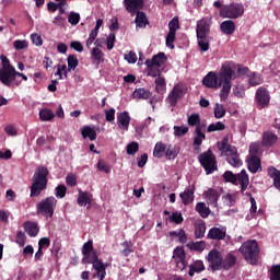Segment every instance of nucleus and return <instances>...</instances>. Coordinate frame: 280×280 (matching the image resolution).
I'll return each instance as SVG.
<instances>
[{
	"label": "nucleus",
	"mask_w": 280,
	"mask_h": 280,
	"mask_svg": "<svg viewBox=\"0 0 280 280\" xmlns=\"http://www.w3.org/2000/svg\"><path fill=\"white\" fill-rule=\"evenodd\" d=\"M247 72L248 68H244L232 61H225L219 73L209 72L203 78L202 83L208 89H220L222 86L220 97L221 102H224L229 97V93H231V80H237V78H242Z\"/></svg>",
	"instance_id": "f257e3e1"
},
{
	"label": "nucleus",
	"mask_w": 280,
	"mask_h": 280,
	"mask_svg": "<svg viewBox=\"0 0 280 280\" xmlns=\"http://www.w3.org/2000/svg\"><path fill=\"white\" fill-rule=\"evenodd\" d=\"M83 264H92L93 268L96 270V275L100 280H104L106 277L107 264L102 262L97 258V253L93 250V241H88L82 247Z\"/></svg>",
	"instance_id": "f03ea898"
},
{
	"label": "nucleus",
	"mask_w": 280,
	"mask_h": 280,
	"mask_svg": "<svg viewBox=\"0 0 280 280\" xmlns=\"http://www.w3.org/2000/svg\"><path fill=\"white\" fill-rule=\"evenodd\" d=\"M48 174H49V171L45 166H39L35 170V173L32 178L33 183L31 186V198H36L40 196V192L47 189Z\"/></svg>",
	"instance_id": "7ed1b4c3"
},
{
	"label": "nucleus",
	"mask_w": 280,
	"mask_h": 280,
	"mask_svg": "<svg viewBox=\"0 0 280 280\" xmlns=\"http://www.w3.org/2000/svg\"><path fill=\"white\" fill-rule=\"evenodd\" d=\"M218 150L223 156H226V161L232 167H242V159H240L237 148L229 144V138H224L222 141L218 142Z\"/></svg>",
	"instance_id": "20e7f679"
},
{
	"label": "nucleus",
	"mask_w": 280,
	"mask_h": 280,
	"mask_svg": "<svg viewBox=\"0 0 280 280\" xmlns=\"http://www.w3.org/2000/svg\"><path fill=\"white\" fill-rule=\"evenodd\" d=\"M240 252L247 264L252 266L257 264V259H259V244H257V241L252 240L243 243L240 247Z\"/></svg>",
	"instance_id": "39448f33"
},
{
	"label": "nucleus",
	"mask_w": 280,
	"mask_h": 280,
	"mask_svg": "<svg viewBox=\"0 0 280 280\" xmlns=\"http://www.w3.org/2000/svg\"><path fill=\"white\" fill-rule=\"evenodd\" d=\"M2 68L0 69V82L4 84V86H10L12 82H14V78H16V70L12 65H10V59L5 56H0Z\"/></svg>",
	"instance_id": "423d86ee"
},
{
	"label": "nucleus",
	"mask_w": 280,
	"mask_h": 280,
	"mask_svg": "<svg viewBox=\"0 0 280 280\" xmlns=\"http://www.w3.org/2000/svg\"><path fill=\"white\" fill-rule=\"evenodd\" d=\"M224 180L226 183H232V185H241V192L244 194L246 189L248 188V185L250 183V179L248 178V174H246V170H242L241 173L233 174L231 171H226L223 174Z\"/></svg>",
	"instance_id": "0eeeda50"
},
{
	"label": "nucleus",
	"mask_w": 280,
	"mask_h": 280,
	"mask_svg": "<svg viewBox=\"0 0 280 280\" xmlns=\"http://www.w3.org/2000/svg\"><path fill=\"white\" fill-rule=\"evenodd\" d=\"M220 16L222 19H240V16H244V5L241 3L225 4L220 9Z\"/></svg>",
	"instance_id": "6e6552de"
},
{
	"label": "nucleus",
	"mask_w": 280,
	"mask_h": 280,
	"mask_svg": "<svg viewBox=\"0 0 280 280\" xmlns=\"http://www.w3.org/2000/svg\"><path fill=\"white\" fill-rule=\"evenodd\" d=\"M56 205H58L56 197L45 198L39 203H37V213H39V215H44V218H54Z\"/></svg>",
	"instance_id": "1a4fd4ad"
},
{
	"label": "nucleus",
	"mask_w": 280,
	"mask_h": 280,
	"mask_svg": "<svg viewBox=\"0 0 280 280\" xmlns=\"http://www.w3.org/2000/svg\"><path fill=\"white\" fill-rule=\"evenodd\" d=\"M199 163L206 170L207 174H212V172L218 170V166L215 165V156H213L211 151H207L206 153L200 154Z\"/></svg>",
	"instance_id": "9d476101"
},
{
	"label": "nucleus",
	"mask_w": 280,
	"mask_h": 280,
	"mask_svg": "<svg viewBox=\"0 0 280 280\" xmlns=\"http://www.w3.org/2000/svg\"><path fill=\"white\" fill-rule=\"evenodd\" d=\"M178 27H180L178 24V18L175 16L168 23L170 32L166 36V47H168V49H174V42L176 40V30H178Z\"/></svg>",
	"instance_id": "9b49d317"
},
{
	"label": "nucleus",
	"mask_w": 280,
	"mask_h": 280,
	"mask_svg": "<svg viewBox=\"0 0 280 280\" xmlns=\"http://www.w3.org/2000/svg\"><path fill=\"white\" fill-rule=\"evenodd\" d=\"M208 261L210 264V268L212 270H223V261L222 254L218 252V249H212L208 254Z\"/></svg>",
	"instance_id": "f8f14e48"
},
{
	"label": "nucleus",
	"mask_w": 280,
	"mask_h": 280,
	"mask_svg": "<svg viewBox=\"0 0 280 280\" xmlns=\"http://www.w3.org/2000/svg\"><path fill=\"white\" fill-rule=\"evenodd\" d=\"M211 31V19L205 18L197 22V38H205V36H209V32Z\"/></svg>",
	"instance_id": "ddd939ff"
},
{
	"label": "nucleus",
	"mask_w": 280,
	"mask_h": 280,
	"mask_svg": "<svg viewBox=\"0 0 280 280\" xmlns=\"http://www.w3.org/2000/svg\"><path fill=\"white\" fill-rule=\"evenodd\" d=\"M187 93L185 88L180 84H177L173 88L172 92L168 94L167 102L171 104V106H176V103L178 100H182V97Z\"/></svg>",
	"instance_id": "4468645a"
},
{
	"label": "nucleus",
	"mask_w": 280,
	"mask_h": 280,
	"mask_svg": "<svg viewBox=\"0 0 280 280\" xmlns=\"http://www.w3.org/2000/svg\"><path fill=\"white\" fill-rule=\"evenodd\" d=\"M127 12L133 16L137 12L143 10V0H124Z\"/></svg>",
	"instance_id": "2eb2a0df"
},
{
	"label": "nucleus",
	"mask_w": 280,
	"mask_h": 280,
	"mask_svg": "<svg viewBox=\"0 0 280 280\" xmlns=\"http://www.w3.org/2000/svg\"><path fill=\"white\" fill-rule=\"evenodd\" d=\"M220 198V192L213 188H209L203 191V200H206L207 205H211L212 207H218V199Z\"/></svg>",
	"instance_id": "dca6fc26"
},
{
	"label": "nucleus",
	"mask_w": 280,
	"mask_h": 280,
	"mask_svg": "<svg viewBox=\"0 0 280 280\" xmlns=\"http://www.w3.org/2000/svg\"><path fill=\"white\" fill-rule=\"evenodd\" d=\"M194 194H196V187L188 186L183 192L179 194L183 205H191L194 202Z\"/></svg>",
	"instance_id": "f3484780"
},
{
	"label": "nucleus",
	"mask_w": 280,
	"mask_h": 280,
	"mask_svg": "<svg viewBox=\"0 0 280 280\" xmlns=\"http://www.w3.org/2000/svg\"><path fill=\"white\" fill-rule=\"evenodd\" d=\"M117 124L120 130H125L126 132H128V128L130 126V114H128V112L126 110L119 113L117 115Z\"/></svg>",
	"instance_id": "a211bd4d"
},
{
	"label": "nucleus",
	"mask_w": 280,
	"mask_h": 280,
	"mask_svg": "<svg viewBox=\"0 0 280 280\" xmlns=\"http://www.w3.org/2000/svg\"><path fill=\"white\" fill-rule=\"evenodd\" d=\"M91 202H93V195L86 191L79 190V196L77 199V205L79 207H91Z\"/></svg>",
	"instance_id": "6ab92c4d"
},
{
	"label": "nucleus",
	"mask_w": 280,
	"mask_h": 280,
	"mask_svg": "<svg viewBox=\"0 0 280 280\" xmlns=\"http://www.w3.org/2000/svg\"><path fill=\"white\" fill-rule=\"evenodd\" d=\"M256 100L260 106H268V104H270V95L268 94V90L259 88L256 91Z\"/></svg>",
	"instance_id": "aec40b11"
},
{
	"label": "nucleus",
	"mask_w": 280,
	"mask_h": 280,
	"mask_svg": "<svg viewBox=\"0 0 280 280\" xmlns=\"http://www.w3.org/2000/svg\"><path fill=\"white\" fill-rule=\"evenodd\" d=\"M247 167L252 174H257V172L261 170V160H259V156L249 155L247 159Z\"/></svg>",
	"instance_id": "412c9836"
},
{
	"label": "nucleus",
	"mask_w": 280,
	"mask_h": 280,
	"mask_svg": "<svg viewBox=\"0 0 280 280\" xmlns=\"http://www.w3.org/2000/svg\"><path fill=\"white\" fill-rule=\"evenodd\" d=\"M221 32L226 36L235 33V22L232 20H225L220 24Z\"/></svg>",
	"instance_id": "4be33fe9"
},
{
	"label": "nucleus",
	"mask_w": 280,
	"mask_h": 280,
	"mask_svg": "<svg viewBox=\"0 0 280 280\" xmlns=\"http://www.w3.org/2000/svg\"><path fill=\"white\" fill-rule=\"evenodd\" d=\"M277 139V135H275L273 132L265 131L262 133L261 145H265V148H270V145H275Z\"/></svg>",
	"instance_id": "5701e85b"
},
{
	"label": "nucleus",
	"mask_w": 280,
	"mask_h": 280,
	"mask_svg": "<svg viewBox=\"0 0 280 280\" xmlns=\"http://www.w3.org/2000/svg\"><path fill=\"white\" fill-rule=\"evenodd\" d=\"M208 237L210 240H224V237H226V230L212 228L209 230Z\"/></svg>",
	"instance_id": "b1692460"
},
{
	"label": "nucleus",
	"mask_w": 280,
	"mask_h": 280,
	"mask_svg": "<svg viewBox=\"0 0 280 280\" xmlns=\"http://www.w3.org/2000/svg\"><path fill=\"white\" fill-rule=\"evenodd\" d=\"M133 100H150L152 97V92L143 88L136 89L132 93Z\"/></svg>",
	"instance_id": "393cba45"
},
{
	"label": "nucleus",
	"mask_w": 280,
	"mask_h": 280,
	"mask_svg": "<svg viewBox=\"0 0 280 280\" xmlns=\"http://www.w3.org/2000/svg\"><path fill=\"white\" fill-rule=\"evenodd\" d=\"M81 135L83 139H90V141H95L97 139V132H95V129L91 126L83 127Z\"/></svg>",
	"instance_id": "a878e982"
},
{
	"label": "nucleus",
	"mask_w": 280,
	"mask_h": 280,
	"mask_svg": "<svg viewBox=\"0 0 280 280\" xmlns=\"http://www.w3.org/2000/svg\"><path fill=\"white\" fill-rule=\"evenodd\" d=\"M195 211H197V213H199L200 218H209V215L211 214V210L209 209V207H207V203L205 202H197L196 207H195Z\"/></svg>",
	"instance_id": "bb28decb"
},
{
	"label": "nucleus",
	"mask_w": 280,
	"mask_h": 280,
	"mask_svg": "<svg viewBox=\"0 0 280 280\" xmlns=\"http://www.w3.org/2000/svg\"><path fill=\"white\" fill-rule=\"evenodd\" d=\"M24 231L30 235V237H36L38 235V224L34 222L24 223Z\"/></svg>",
	"instance_id": "cd10ccee"
},
{
	"label": "nucleus",
	"mask_w": 280,
	"mask_h": 280,
	"mask_svg": "<svg viewBox=\"0 0 280 280\" xmlns=\"http://www.w3.org/2000/svg\"><path fill=\"white\" fill-rule=\"evenodd\" d=\"M136 27L143 28L145 25H148V18L145 16L144 12L138 11L136 12Z\"/></svg>",
	"instance_id": "c85d7f7f"
},
{
	"label": "nucleus",
	"mask_w": 280,
	"mask_h": 280,
	"mask_svg": "<svg viewBox=\"0 0 280 280\" xmlns=\"http://www.w3.org/2000/svg\"><path fill=\"white\" fill-rule=\"evenodd\" d=\"M207 139L205 132H202V127H197L195 129V137H194V145H202V142Z\"/></svg>",
	"instance_id": "c756f323"
},
{
	"label": "nucleus",
	"mask_w": 280,
	"mask_h": 280,
	"mask_svg": "<svg viewBox=\"0 0 280 280\" xmlns=\"http://www.w3.org/2000/svg\"><path fill=\"white\" fill-rule=\"evenodd\" d=\"M166 150H167V145H165V143H163L162 141L156 142L153 149V156H155V159H161L165 154Z\"/></svg>",
	"instance_id": "7c9ffc66"
},
{
	"label": "nucleus",
	"mask_w": 280,
	"mask_h": 280,
	"mask_svg": "<svg viewBox=\"0 0 280 280\" xmlns=\"http://www.w3.org/2000/svg\"><path fill=\"white\" fill-rule=\"evenodd\" d=\"M205 233H207V225H205V222H197L195 224V235L197 240H202V237H205Z\"/></svg>",
	"instance_id": "2f4dec72"
},
{
	"label": "nucleus",
	"mask_w": 280,
	"mask_h": 280,
	"mask_svg": "<svg viewBox=\"0 0 280 280\" xmlns=\"http://www.w3.org/2000/svg\"><path fill=\"white\" fill-rule=\"evenodd\" d=\"M145 65L148 67V75H151L152 78H159V75H161V66H156L149 61H145Z\"/></svg>",
	"instance_id": "473e14b6"
},
{
	"label": "nucleus",
	"mask_w": 280,
	"mask_h": 280,
	"mask_svg": "<svg viewBox=\"0 0 280 280\" xmlns=\"http://www.w3.org/2000/svg\"><path fill=\"white\" fill-rule=\"evenodd\" d=\"M166 60H167V57H165V52H159L158 55H154L151 60H147V62H152V65L161 67L165 65Z\"/></svg>",
	"instance_id": "72a5a7b5"
},
{
	"label": "nucleus",
	"mask_w": 280,
	"mask_h": 280,
	"mask_svg": "<svg viewBox=\"0 0 280 280\" xmlns=\"http://www.w3.org/2000/svg\"><path fill=\"white\" fill-rule=\"evenodd\" d=\"M54 117H56V114H54V110L51 109L44 108L39 110L40 121H51Z\"/></svg>",
	"instance_id": "f704fd0d"
},
{
	"label": "nucleus",
	"mask_w": 280,
	"mask_h": 280,
	"mask_svg": "<svg viewBox=\"0 0 280 280\" xmlns=\"http://www.w3.org/2000/svg\"><path fill=\"white\" fill-rule=\"evenodd\" d=\"M30 47V42L27 39H15L13 40V49L16 51H23Z\"/></svg>",
	"instance_id": "c9c22d12"
},
{
	"label": "nucleus",
	"mask_w": 280,
	"mask_h": 280,
	"mask_svg": "<svg viewBox=\"0 0 280 280\" xmlns=\"http://www.w3.org/2000/svg\"><path fill=\"white\" fill-rule=\"evenodd\" d=\"M164 154L168 161H172L178 156V149L175 145L168 144Z\"/></svg>",
	"instance_id": "e433bc0d"
},
{
	"label": "nucleus",
	"mask_w": 280,
	"mask_h": 280,
	"mask_svg": "<svg viewBox=\"0 0 280 280\" xmlns=\"http://www.w3.org/2000/svg\"><path fill=\"white\" fill-rule=\"evenodd\" d=\"M236 258L233 254H228L223 260V270H231L235 266Z\"/></svg>",
	"instance_id": "4c0bfd02"
},
{
	"label": "nucleus",
	"mask_w": 280,
	"mask_h": 280,
	"mask_svg": "<svg viewBox=\"0 0 280 280\" xmlns=\"http://www.w3.org/2000/svg\"><path fill=\"white\" fill-rule=\"evenodd\" d=\"M57 71L55 75L59 77V80H67L69 78V70L67 69V65H57Z\"/></svg>",
	"instance_id": "58836bf2"
},
{
	"label": "nucleus",
	"mask_w": 280,
	"mask_h": 280,
	"mask_svg": "<svg viewBox=\"0 0 280 280\" xmlns=\"http://www.w3.org/2000/svg\"><path fill=\"white\" fill-rule=\"evenodd\" d=\"M68 61V71H75L78 69V65H80V61L78 60V57L75 55H69L67 58Z\"/></svg>",
	"instance_id": "ea45409f"
},
{
	"label": "nucleus",
	"mask_w": 280,
	"mask_h": 280,
	"mask_svg": "<svg viewBox=\"0 0 280 280\" xmlns=\"http://www.w3.org/2000/svg\"><path fill=\"white\" fill-rule=\"evenodd\" d=\"M222 130H226V125L222 121L210 124L207 128V132H220Z\"/></svg>",
	"instance_id": "a19ab883"
},
{
	"label": "nucleus",
	"mask_w": 280,
	"mask_h": 280,
	"mask_svg": "<svg viewBox=\"0 0 280 280\" xmlns=\"http://www.w3.org/2000/svg\"><path fill=\"white\" fill-rule=\"evenodd\" d=\"M261 143L260 142H252L249 144V156H259L261 154Z\"/></svg>",
	"instance_id": "79ce46f5"
},
{
	"label": "nucleus",
	"mask_w": 280,
	"mask_h": 280,
	"mask_svg": "<svg viewBox=\"0 0 280 280\" xmlns=\"http://www.w3.org/2000/svg\"><path fill=\"white\" fill-rule=\"evenodd\" d=\"M226 115V107L224 105L217 103L214 105V117L215 119H222Z\"/></svg>",
	"instance_id": "37998d69"
},
{
	"label": "nucleus",
	"mask_w": 280,
	"mask_h": 280,
	"mask_svg": "<svg viewBox=\"0 0 280 280\" xmlns=\"http://www.w3.org/2000/svg\"><path fill=\"white\" fill-rule=\"evenodd\" d=\"M187 124L188 126H191V127L201 128L200 114H191L190 116H188Z\"/></svg>",
	"instance_id": "c03bdc74"
},
{
	"label": "nucleus",
	"mask_w": 280,
	"mask_h": 280,
	"mask_svg": "<svg viewBox=\"0 0 280 280\" xmlns=\"http://www.w3.org/2000/svg\"><path fill=\"white\" fill-rule=\"evenodd\" d=\"M248 82L250 86H258V84H261V82H264V79L261 78V74L254 72L249 74Z\"/></svg>",
	"instance_id": "a18cd8bd"
},
{
	"label": "nucleus",
	"mask_w": 280,
	"mask_h": 280,
	"mask_svg": "<svg viewBox=\"0 0 280 280\" xmlns=\"http://www.w3.org/2000/svg\"><path fill=\"white\" fill-rule=\"evenodd\" d=\"M92 58H94L96 65H102L104 62V52L100 48H93Z\"/></svg>",
	"instance_id": "49530a36"
},
{
	"label": "nucleus",
	"mask_w": 280,
	"mask_h": 280,
	"mask_svg": "<svg viewBox=\"0 0 280 280\" xmlns=\"http://www.w3.org/2000/svg\"><path fill=\"white\" fill-rule=\"evenodd\" d=\"M183 213L175 211L168 217V222H174L175 224H183Z\"/></svg>",
	"instance_id": "de8ad7c7"
},
{
	"label": "nucleus",
	"mask_w": 280,
	"mask_h": 280,
	"mask_svg": "<svg viewBox=\"0 0 280 280\" xmlns=\"http://www.w3.org/2000/svg\"><path fill=\"white\" fill-rule=\"evenodd\" d=\"M175 137H183L189 132V127L186 126H174Z\"/></svg>",
	"instance_id": "09e8293b"
},
{
	"label": "nucleus",
	"mask_w": 280,
	"mask_h": 280,
	"mask_svg": "<svg viewBox=\"0 0 280 280\" xmlns=\"http://www.w3.org/2000/svg\"><path fill=\"white\" fill-rule=\"evenodd\" d=\"M197 38H198L199 48L202 51H209V37L203 36V37H197Z\"/></svg>",
	"instance_id": "8fccbe9b"
},
{
	"label": "nucleus",
	"mask_w": 280,
	"mask_h": 280,
	"mask_svg": "<svg viewBox=\"0 0 280 280\" xmlns=\"http://www.w3.org/2000/svg\"><path fill=\"white\" fill-rule=\"evenodd\" d=\"M55 196L56 198H65L67 196V186L59 185L55 188Z\"/></svg>",
	"instance_id": "3c124183"
},
{
	"label": "nucleus",
	"mask_w": 280,
	"mask_h": 280,
	"mask_svg": "<svg viewBox=\"0 0 280 280\" xmlns=\"http://www.w3.org/2000/svg\"><path fill=\"white\" fill-rule=\"evenodd\" d=\"M31 43L35 45V47H40L43 45V37H40L38 33H32Z\"/></svg>",
	"instance_id": "603ef678"
},
{
	"label": "nucleus",
	"mask_w": 280,
	"mask_h": 280,
	"mask_svg": "<svg viewBox=\"0 0 280 280\" xmlns=\"http://www.w3.org/2000/svg\"><path fill=\"white\" fill-rule=\"evenodd\" d=\"M124 58L129 65H135V62L138 60L137 54L135 51L126 52Z\"/></svg>",
	"instance_id": "864d4df0"
},
{
	"label": "nucleus",
	"mask_w": 280,
	"mask_h": 280,
	"mask_svg": "<svg viewBox=\"0 0 280 280\" xmlns=\"http://www.w3.org/2000/svg\"><path fill=\"white\" fill-rule=\"evenodd\" d=\"M68 23H70V25H78V23H80V14L71 12L68 16Z\"/></svg>",
	"instance_id": "5fc2aeb1"
},
{
	"label": "nucleus",
	"mask_w": 280,
	"mask_h": 280,
	"mask_svg": "<svg viewBox=\"0 0 280 280\" xmlns=\"http://www.w3.org/2000/svg\"><path fill=\"white\" fill-rule=\"evenodd\" d=\"M139 152V142H131L127 145V154H137Z\"/></svg>",
	"instance_id": "6e6d98bb"
},
{
	"label": "nucleus",
	"mask_w": 280,
	"mask_h": 280,
	"mask_svg": "<svg viewBox=\"0 0 280 280\" xmlns=\"http://www.w3.org/2000/svg\"><path fill=\"white\" fill-rule=\"evenodd\" d=\"M97 170L100 172H105V174H110V166H108V164H106V162H104V160H100L97 162Z\"/></svg>",
	"instance_id": "4d7b16f0"
},
{
	"label": "nucleus",
	"mask_w": 280,
	"mask_h": 280,
	"mask_svg": "<svg viewBox=\"0 0 280 280\" xmlns=\"http://www.w3.org/2000/svg\"><path fill=\"white\" fill-rule=\"evenodd\" d=\"M270 280H280V266H273L271 268Z\"/></svg>",
	"instance_id": "13d9d810"
},
{
	"label": "nucleus",
	"mask_w": 280,
	"mask_h": 280,
	"mask_svg": "<svg viewBox=\"0 0 280 280\" xmlns=\"http://www.w3.org/2000/svg\"><path fill=\"white\" fill-rule=\"evenodd\" d=\"M155 84H156V91L159 93H161V91H163L165 89V79L158 75V78L155 79Z\"/></svg>",
	"instance_id": "bf43d9fd"
},
{
	"label": "nucleus",
	"mask_w": 280,
	"mask_h": 280,
	"mask_svg": "<svg viewBox=\"0 0 280 280\" xmlns=\"http://www.w3.org/2000/svg\"><path fill=\"white\" fill-rule=\"evenodd\" d=\"M66 183L67 185H69L70 187H75V185H78V177L73 174H68L66 177Z\"/></svg>",
	"instance_id": "052dcab7"
},
{
	"label": "nucleus",
	"mask_w": 280,
	"mask_h": 280,
	"mask_svg": "<svg viewBox=\"0 0 280 280\" xmlns=\"http://www.w3.org/2000/svg\"><path fill=\"white\" fill-rule=\"evenodd\" d=\"M122 255H125V257H128V255H130V253H133V249H132V243H128V242H124L122 243Z\"/></svg>",
	"instance_id": "680f3d73"
},
{
	"label": "nucleus",
	"mask_w": 280,
	"mask_h": 280,
	"mask_svg": "<svg viewBox=\"0 0 280 280\" xmlns=\"http://www.w3.org/2000/svg\"><path fill=\"white\" fill-rule=\"evenodd\" d=\"M173 259L174 261L185 259V250H183V248H176L174 250Z\"/></svg>",
	"instance_id": "e2e57ef3"
},
{
	"label": "nucleus",
	"mask_w": 280,
	"mask_h": 280,
	"mask_svg": "<svg viewBox=\"0 0 280 280\" xmlns=\"http://www.w3.org/2000/svg\"><path fill=\"white\" fill-rule=\"evenodd\" d=\"M106 47L110 51L115 47V33H110L106 39Z\"/></svg>",
	"instance_id": "0e129e2a"
},
{
	"label": "nucleus",
	"mask_w": 280,
	"mask_h": 280,
	"mask_svg": "<svg viewBox=\"0 0 280 280\" xmlns=\"http://www.w3.org/2000/svg\"><path fill=\"white\" fill-rule=\"evenodd\" d=\"M25 240H26L25 233L18 232L16 238H15L16 244H19V246H25Z\"/></svg>",
	"instance_id": "69168bd1"
},
{
	"label": "nucleus",
	"mask_w": 280,
	"mask_h": 280,
	"mask_svg": "<svg viewBox=\"0 0 280 280\" xmlns=\"http://www.w3.org/2000/svg\"><path fill=\"white\" fill-rule=\"evenodd\" d=\"M4 130L9 137H16V135H19L16 128L13 125L7 126Z\"/></svg>",
	"instance_id": "338daca9"
},
{
	"label": "nucleus",
	"mask_w": 280,
	"mask_h": 280,
	"mask_svg": "<svg viewBox=\"0 0 280 280\" xmlns=\"http://www.w3.org/2000/svg\"><path fill=\"white\" fill-rule=\"evenodd\" d=\"M105 117H106V121H115V108L105 110Z\"/></svg>",
	"instance_id": "774afa93"
}]
</instances>
